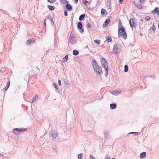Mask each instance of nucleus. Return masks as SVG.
I'll return each instance as SVG.
<instances>
[{"label":"nucleus","mask_w":159,"mask_h":159,"mask_svg":"<svg viewBox=\"0 0 159 159\" xmlns=\"http://www.w3.org/2000/svg\"><path fill=\"white\" fill-rule=\"evenodd\" d=\"M121 36L125 39H127V35L125 28L122 26V23L120 20L119 22L118 37H120Z\"/></svg>","instance_id":"nucleus-1"},{"label":"nucleus","mask_w":159,"mask_h":159,"mask_svg":"<svg viewBox=\"0 0 159 159\" xmlns=\"http://www.w3.org/2000/svg\"><path fill=\"white\" fill-rule=\"evenodd\" d=\"M91 64L94 71L98 75L101 74L102 72V68L98 65L96 61L95 60H93Z\"/></svg>","instance_id":"nucleus-2"},{"label":"nucleus","mask_w":159,"mask_h":159,"mask_svg":"<svg viewBox=\"0 0 159 159\" xmlns=\"http://www.w3.org/2000/svg\"><path fill=\"white\" fill-rule=\"evenodd\" d=\"M27 129L24 128H16L13 129V132L16 135H18L20 133L25 131L27 130Z\"/></svg>","instance_id":"nucleus-3"},{"label":"nucleus","mask_w":159,"mask_h":159,"mask_svg":"<svg viewBox=\"0 0 159 159\" xmlns=\"http://www.w3.org/2000/svg\"><path fill=\"white\" fill-rule=\"evenodd\" d=\"M49 136L52 139H54L57 137V132L54 129H52L49 133Z\"/></svg>","instance_id":"nucleus-4"},{"label":"nucleus","mask_w":159,"mask_h":159,"mask_svg":"<svg viewBox=\"0 0 159 159\" xmlns=\"http://www.w3.org/2000/svg\"><path fill=\"white\" fill-rule=\"evenodd\" d=\"M77 28L81 33L84 32V29L82 22H79L77 24Z\"/></svg>","instance_id":"nucleus-5"},{"label":"nucleus","mask_w":159,"mask_h":159,"mask_svg":"<svg viewBox=\"0 0 159 159\" xmlns=\"http://www.w3.org/2000/svg\"><path fill=\"white\" fill-rule=\"evenodd\" d=\"M101 62L102 66L104 68H106L107 67H108L107 61L105 58H102L101 60Z\"/></svg>","instance_id":"nucleus-6"},{"label":"nucleus","mask_w":159,"mask_h":159,"mask_svg":"<svg viewBox=\"0 0 159 159\" xmlns=\"http://www.w3.org/2000/svg\"><path fill=\"white\" fill-rule=\"evenodd\" d=\"M129 24L131 27L136 28L137 24L135 21L134 19L132 18L130 19L129 20Z\"/></svg>","instance_id":"nucleus-7"},{"label":"nucleus","mask_w":159,"mask_h":159,"mask_svg":"<svg viewBox=\"0 0 159 159\" xmlns=\"http://www.w3.org/2000/svg\"><path fill=\"white\" fill-rule=\"evenodd\" d=\"M113 51L114 52L116 53H119L117 44H116L114 45Z\"/></svg>","instance_id":"nucleus-8"},{"label":"nucleus","mask_w":159,"mask_h":159,"mask_svg":"<svg viewBox=\"0 0 159 159\" xmlns=\"http://www.w3.org/2000/svg\"><path fill=\"white\" fill-rule=\"evenodd\" d=\"M110 22V20L108 18L106 20L104 23L103 25V27L104 28H105L107 25H108L109 23Z\"/></svg>","instance_id":"nucleus-9"},{"label":"nucleus","mask_w":159,"mask_h":159,"mask_svg":"<svg viewBox=\"0 0 159 159\" xmlns=\"http://www.w3.org/2000/svg\"><path fill=\"white\" fill-rule=\"evenodd\" d=\"M69 40L70 43L71 44H73L74 43H76V41H75L74 37L71 36V34L70 35Z\"/></svg>","instance_id":"nucleus-10"},{"label":"nucleus","mask_w":159,"mask_h":159,"mask_svg":"<svg viewBox=\"0 0 159 159\" xmlns=\"http://www.w3.org/2000/svg\"><path fill=\"white\" fill-rule=\"evenodd\" d=\"M152 13H155L156 14L159 15V7H155L154 9L152 11Z\"/></svg>","instance_id":"nucleus-11"},{"label":"nucleus","mask_w":159,"mask_h":159,"mask_svg":"<svg viewBox=\"0 0 159 159\" xmlns=\"http://www.w3.org/2000/svg\"><path fill=\"white\" fill-rule=\"evenodd\" d=\"M117 107L116 104V103H111L110 104V107L111 109H114Z\"/></svg>","instance_id":"nucleus-12"},{"label":"nucleus","mask_w":159,"mask_h":159,"mask_svg":"<svg viewBox=\"0 0 159 159\" xmlns=\"http://www.w3.org/2000/svg\"><path fill=\"white\" fill-rule=\"evenodd\" d=\"M146 153L145 152H143L141 153L140 155V157L141 159L145 158L146 156Z\"/></svg>","instance_id":"nucleus-13"},{"label":"nucleus","mask_w":159,"mask_h":159,"mask_svg":"<svg viewBox=\"0 0 159 159\" xmlns=\"http://www.w3.org/2000/svg\"><path fill=\"white\" fill-rule=\"evenodd\" d=\"M66 8L68 11H70L72 9V6L69 4L66 5Z\"/></svg>","instance_id":"nucleus-14"},{"label":"nucleus","mask_w":159,"mask_h":159,"mask_svg":"<svg viewBox=\"0 0 159 159\" xmlns=\"http://www.w3.org/2000/svg\"><path fill=\"white\" fill-rule=\"evenodd\" d=\"M38 96L36 94L33 97V100L31 103H34V102H36L37 100L38 99Z\"/></svg>","instance_id":"nucleus-15"},{"label":"nucleus","mask_w":159,"mask_h":159,"mask_svg":"<svg viewBox=\"0 0 159 159\" xmlns=\"http://www.w3.org/2000/svg\"><path fill=\"white\" fill-rule=\"evenodd\" d=\"M101 12L102 15H106L107 14V12L104 9H102Z\"/></svg>","instance_id":"nucleus-16"},{"label":"nucleus","mask_w":159,"mask_h":159,"mask_svg":"<svg viewBox=\"0 0 159 159\" xmlns=\"http://www.w3.org/2000/svg\"><path fill=\"white\" fill-rule=\"evenodd\" d=\"M85 15L84 14L81 15L79 17V20L81 21L83 20V19L85 18Z\"/></svg>","instance_id":"nucleus-17"},{"label":"nucleus","mask_w":159,"mask_h":159,"mask_svg":"<svg viewBox=\"0 0 159 159\" xmlns=\"http://www.w3.org/2000/svg\"><path fill=\"white\" fill-rule=\"evenodd\" d=\"M48 9L51 11H52L54 10L55 9V7L54 6H51L50 5L48 6Z\"/></svg>","instance_id":"nucleus-18"},{"label":"nucleus","mask_w":159,"mask_h":159,"mask_svg":"<svg viewBox=\"0 0 159 159\" xmlns=\"http://www.w3.org/2000/svg\"><path fill=\"white\" fill-rule=\"evenodd\" d=\"M79 54V51L77 50H74L73 51V54L74 56L78 55Z\"/></svg>","instance_id":"nucleus-19"},{"label":"nucleus","mask_w":159,"mask_h":159,"mask_svg":"<svg viewBox=\"0 0 159 159\" xmlns=\"http://www.w3.org/2000/svg\"><path fill=\"white\" fill-rule=\"evenodd\" d=\"M33 41H35V40H34L33 41H32L30 39H29L26 41L27 44L29 45H31Z\"/></svg>","instance_id":"nucleus-20"},{"label":"nucleus","mask_w":159,"mask_h":159,"mask_svg":"<svg viewBox=\"0 0 159 159\" xmlns=\"http://www.w3.org/2000/svg\"><path fill=\"white\" fill-rule=\"evenodd\" d=\"M10 81H9L8 82L7 84L4 89L6 91L7 90V89H8V88L10 86Z\"/></svg>","instance_id":"nucleus-21"},{"label":"nucleus","mask_w":159,"mask_h":159,"mask_svg":"<svg viewBox=\"0 0 159 159\" xmlns=\"http://www.w3.org/2000/svg\"><path fill=\"white\" fill-rule=\"evenodd\" d=\"M106 38V41L108 42H110L112 41V39L110 37L107 36Z\"/></svg>","instance_id":"nucleus-22"},{"label":"nucleus","mask_w":159,"mask_h":159,"mask_svg":"<svg viewBox=\"0 0 159 159\" xmlns=\"http://www.w3.org/2000/svg\"><path fill=\"white\" fill-rule=\"evenodd\" d=\"M135 5L138 9H141L142 8V5L139 3L135 4Z\"/></svg>","instance_id":"nucleus-23"},{"label":"nucleus","mask_w":159,"mask_h":159,"mask_svg":"<svg viewBox=\"0 0 159 159\" xmlns=\"http://www.w3.org/2000/svg\"><path fill=\"white\" fill-rule=\"evenodd\" d=\"M104 134L105 136V139H107L108 138V134L106 131L104 130L103 131Z\"/></svg>","instance_id":"nucleus-24"},{"label":"nucleus","mask_w":159,"mask_h":159,"mask_svg":"<svg viewBox=\"0 0 159 159\" xmlns=\"http://www.w3.org/2000/svg\"><path fill=\"white\" fill-rule=\"evenodd\" d=\"M105 71H106L105 73V76L106 77H107L108 75V67H107L106 68H104Z\"/></svg>","instance_id":"nucleus-25"},{"label":"nucleus","mask_w":159,"mask_h":159,"mask_svg":"<svg viewBox=\"0 0 159 159\" xmlns=\"http://www.w3.org/2000/svg\"><path fill=\"white\" fill-rule=\"evenodd\" d=\"M128 66L127 65H126L124 66V71L125 72H128Z\"/></svg>","instance_id":"nucleus-26"},{"label":"nucleus","mask_w":159,"mask_h":159,"mask_svg":"<svg viewBox=\"0 0 159 159\" xmlns=\"http://www.w3.org/2000/svg\"><path fill=\"white\" fill-rule=\"evenodd\" d=\"M150 28V30L152 29V30H153L154 31V32H155V30L156 29V28L154 24L152 25V27Z\"/></svg>","instance_id":"nucleus-27"},{"label":"nucleus","mask_w":159,"mask_h":159,"mask_svg":"<svg viewBox=\"0 0 159 159\" xmlns=\"http://www.w3.org/2000/svg\"><path fill=\"white\" fill-rule=\"evenodd\" d=\"M68 55H66L63 58V60L64 61H66L68 60Z\"/></svg>","instance_id":"nucleus-28"},{"label":"nucleus","mask_w":159,"mask_h":159,"mask_svg":"<svg viewBox=\"0 0 159 159\" xmlns=\"http://www.w3.org/2000/svg\"><path fill=\"white\" fill-rule=\"evenodd\" d=\"M111 93L112 94L115 95H117L119 94L118 92L116 91H112Z\"/></svg>","instance_id":"nucleus-29"},{"label":"nucleus","mask_w":159,"mask_h":159,"mask_svg":"<svg viewBox=\"0 0 159 159\" xmlns=\"http://www.w3.org/2000/svg\"><path fill=\"white\" fill-rule=\"evenodd\" d=\"M77 157L78 159H82L83 157V154L82 153L79 154L78 155Z\"/></svg>","instance_id":"nucleus-30"},{"label":"nucleus","mask_w":159,"mask_h":159,"mask_svg":"<svg viewBox=\"0 0 159 159\" xmlns=\"http://www.w3.org/2000/svg\"><path fill=\"white\" fill-rule=\"evenodd\" d=\"M108 4L107 5V6L108 9H110V10L111 9V2H109V3H107Z\"/></svg>","instance_id":"nucleus-31"},{"label":"nucleus","mask_w":159,"mask_h":159,"mask_svg":"<svg viewBox=\"0 0 159 159\" xmlns=\"http://www.w3.org/2000/svg\"><path fill=\"white\" fill-rule=\"evenodd\" d=\"M94 42L97 44H99L100 43V41L98 39H95L94 40Z\"/></svg>","instance_id":"nucleus-32"},{"label":"nucleus","mask_w":159,"mask_h":159,"mask_svg":"<svg viewBox=\"0 0 159 159\" xmlns=\"http://www.w3.org/2000/svg\"><path fill=\"white\" fill-rule=\"evenodd\" d=\"M64 83L65 85V86H66V87H67L68 86V85H69V83L68 82H67L66 80H64Z\"/></svg>","instance_id":"nucleus-33"},{"label":"nucleus","mask_w":159,"mask_h":159,"mask_svg":"<svg viewBox=\"0 0 159 159\" xmlns=\"http://www.w3.org/2000/svg\"><path fill=\"white\" fill-rule=\"evenodd\" d=\"M145 20H146L147 21H148V20H150L151 18L149 16H147L145 17Z\"/></svg>","instance_id":"nucleus-34"},{"label":"nucleus","mask_w":159,"mask_h":159,"mask_svg":"<svg viewBox=\"0 0 159 159\" xmlns=\"http://www.w3.org/2000/svg\"><path fill=\"white\" fill-rule=\"evenodd\" d=\"M53 84L54 87H55V88L56 89H58V86L57 84L56 83H54Z\"/></svg>","instance_id":"nucleus-35"},{"label":"nucleus","mask_w":159,"mask_h":159,"mask_svg":"<svg viewBox=\"0 0 159 159\" xmlns=\"http://www.w3.org/2000/svg\"><path fill=\"white\" fill-rule=\"evenodd\" d=\"M55 1L56 0H47L48 2L50 3H54Z\"/></svg>","instance_id":"nucleus-36"},{"label":"nucleus","mask_w":159,"mask_h":159,"mask_svg":"<svg viewBox=\"0 0 159 159\" xmlns=\"http://www.w3.org/2000/svg\"><path fill=\"white\" fill-rule=\"evenodd\" d=\"M46 19H45L44 20V21L43 22V26L44 27V29H46Z\"/></svg>","instance_id":"nucleus-37"},{"label":"nucleus","mask_w":159,"mask_h":159,"mask_svg":"<svg viewBox=\"0 0 159 159\" xmlns=\"http://www.w3.org/2000/svg\"><path fill=\"white\" fill-rule=\"evenodd\" d=\"M50 20L51 21V24L52 26H54V21H53V18H52V19H51Z\"/></svg>","instance_id":"nucleus-38"},{"label":"nucleus","mask_w":159,"mask_h":159,"mask_svg":"<svg viewBox=\"0 0 159 159\" xmlns=\"http://www.w3.org/2000/svg\"><path fill=\"white\" fill-rule=\"evenodd\" d=\"M129 134H135L136 135H137L139 134V133L138 132H131L129 133Z\"/></svg>","instance_id":"nucleus-39"},{"label":"nucleus","mask_w":159,"mask_h":159,"mask_svg":"<svg viewBox=\"0 0 159 159\" xmlns=\"http://www.w3.org/2000/svg\"><path fill=\"white\" fill-rule=\"evenodd\" d=\"M64 15L65 16H66L68 15V12H67V10H65L64 11Z\"/></svg>","instance_id":"nucleus-40"},{"label":"nucleus","mask_w":159,"mask_h":159,"mask_svg":"<svg viewBox=\"0 0 159 159\" xmlns=\"http://www.w3.org/2000/svg\"><path fill=\"white\" fill-rule=\"evenodd\" d=\"M87 26L89 28H90L91 27V25L89 23H87Z\"/></svg>","instance_id":"nucleus-41"},{"label":"nucleus","mask_w":159,"mask_h":159,"mask_svg":"<svg viewBox=\"0 0 159 159\" xmlns=\"http://www.w3.org/2000/svg\"><path fill=\"white\" fill-rule=\"evenodd\" d=\"M89 159H95V158L92 156L90 155L89 156Z\"/></svg>","instance_id":"nucleus-42"},{"label":"nucleus","mask_w":159,"mask_h":159,"mask_svg":"<svg viewBox=\"0 0 159 159\" xmlns=\"http://www.w3.org/2000/svg\"><path fill=\"white\" fill-rule=\"evenodd\" d=\"M140 3L141 4H143L144 2V0H139Z\"/></svg>","instance_id":"nucleus-43"},{"label":"nucleus","mask_w":159,"mask_h":159,"mask_svg":"<svg viewBox=\"0 0 159 159\" xmlns=\"http://www.w3.org/2000/svg\"><path fill=\"white\" fill-rule=\"evenodd\" d=\"M88 1L85 0L84 1V5H86V4L88 3Z\"/></svg>","instance_id":"nucleus-44"},{"label":"nucleus","mask_w":159,"mask_h":159,"mask_svg":"<svg viewBox=\"0 0 159 159\" xmlns=\"http://www.w3.org/2000/svg\"><path fill=\"white\" fill-rule=\"evenodd\" d=\"M58 84L59 85H61V81L60 80H58Z\"/></svg>","instance_id":"nucleus-45"},{"label":"nucleus","mask_w":159,"mask_h":159,"mask_svg":"<svg viewBox=\"0 0 159 159\" xmlns=\"http://www.w3.org/2000/svg\"><path fill=\"white\" fill-rule=\"evenodd\" d=\"M152 29L150 30V28H149V30H148V33L152 34Z\"/></svg>","instance_id":"nucleus-46"},{"label":"nucleus","mask_w":159,"mask_h":159,"mask_svg":"<svg viewBox=\"0 0 159 159\" xmlns=\"http://www.w3.org/2000/svg\"><path fill=\"white\" fill-rule=\"evenodd\" d=\"M57 41H56V39H55V41H54V45L55 46H57Z\"/></svg>","instance_id":"nucleus-47"},{"label":"nucleus","mask_w":159,"mask_h":159,"mask_svg":"<svg viewBox=\"0 0 159 159\" xmlns=\"http://www.w3.org/2000/svg\"><path fill=\"white\" fill-rule=\"evenodd\" d=\"M123 2V0H119V3L121 4H122Z\"/></svg>","instance_id":"nucleus-48"},{"label":"nucleus","mask_w":159,"mask_h":159,"mask_svg":"<svg viewBox=\"0 0 159 159\" xmlns=\"http://www.w3.org/2000/svg\"><path fill=\"white\" fill-rule=\"evenodd\" d=\"M52 18V17L51 16H48V19H49L50 20Z\"/></svg>","instance_id":"nucleus-49"},{"label":"nucleus","mask_w":159,"mask_h":159,"mask_svg":"<svg viewBox=\"0 0 159 159\" xmlns=\"http://www.w3.org/2000/svg\"><path fill=\"white\" fill-rule=\"evenodd\" d=\"M66 1L65 2H62L63 4H64V3H66L67 4H69L68 3H69V1H67L66 0H65Z\"/></svg>","instance_id":"nucleus-50"},{"label":"nucleus","mask_w":159,"mask_h":159,"mask_svg":"<svg viewBox=\"0 0 159 159\" xmlns=\"http://www.w3.org/2000/svg\"><path fill=\"white\" fill-rule=\"evenodd\" d=\"M105 159H110V158L108 156H107L106 157Z\"/></svg>","instance_id":"nucleus-51"},{"label":"nucleus","mask_w":159,"mask_h":159,"mask_svg":"<svg viewBox=\"0 0 159 159\" xmlns=\"http://www.w3.org/2000/svg\"><path fill=\"white\" fill-rule=\"evenodd\" d=\"M87 8L89 10H91V7H87Z\"/></svg>","instance_id":"nucleus-52"},{"label":"nucleus","mask_w":159,"mask_h":159,"mask_svg":"<svg viewBox=\"0 0 159 159\" xmlns=\"http://www.w3.org/2000/svg\"><path fill=\"white\" fill-rule=\"evenodd\" d=\"M78 0H75V4H76L78 3Z\"/></svg>","instance_id":"nucleus-53"},{"label":"nucleus","mask_w":159,"mask_h":159,"mask_svg":"<svg viewBox=\"0 0 159 159\" xmlns=\"http://www.w3.org/2000/svg\"><path fill=\"white\" fill-rule=\"evenodd\" d=\"M109 2H111V0H107V2L109 3Z\"/></svg>","instance_id":"nucleus-54"},{"label":"nucleus","mask_w":159,"mask_h":159,"mask_svg":"<svg viewBox=\"0 0 159 159\" xmlns=\"http://www.w3.org/2000/svg\"><path fill=\"white\" fill-rule=\"evenodd\" d=\"M88 48V45H87L86 47H85V48Z\"/></svg>","instance_id":"nucleus-55"},{"label":"nucleus","mask_w":159,"mask_h":159,"mask_svg":"<svg viewBox=\"0 0 159 159\" xmlns=\"http://www.w3.org/2000/svg\"><path fill=\"white\" fill-rule=\"evenodd\" d=\"M143 35V34L142 33H141L140 34V35L141 36H142V35Z\"/></svg>","instance_id":"nucleus-56"},{"label":"nucleus","mask_w":159,"mask_h":159,"mask_svg":"<svg viewBox=\"0 0 159 159\" xmlns=\"http://www.w3.org/2000/svg\"><path fill=\"white\" fill-rule=\"evenodd\" d=\"M70 34H71V36H72L74 37V34H72L71 33Z\"/></svg>","instance_id":"nucleus-57"},{"label":"nucleus","mask_w":159,"mask_h":159,"mask_svg":"<svg viewBox=\"0 0 159 159\" xmlns=\"http://www.w3.org/2000/svg\"><path fill=\"white\" fill-rule=\"evenodd\" d=\"M140 20L142 21H143V20L142 19H140Z\"/></svg>","instance_id":"nucleus-58"},{"label":"nucleus","mask_w":159,"mask_h":159,"mask_svg":"<svg viewBox=\"0 0 159 159\" xmlns=\"http://www.w3.org/2000/svg\"><path fill=\"white\" fill-rule=\"evenodd\" d=\"M158 29H159V23L158 24Z\"/></svg>","instance_id":"nucleus-59"},{"label":"nucleus","mask_w":159,"mask_h":159,"mask_svg":"<svg viewBox=\"0 0 159 159\" xmlns=\"http://www.w3.org/2000/svg\"><path fill=\"white\" fill-rule=\"evenodd\" d=\"M133 3L135 4H137V3H135L134 1L133 2Z\"/></svg>","instance_id":"nucleus-60"},{"label":"nucleus","mask_w":159,"mask_h":159,"mask_svg":"<svg viewBox=\"0 0 159 159\" xmlns=\"http://www.w3.org/2000/svg\"><path fill=\"white\" fill-rule=\"evenodd\" d=\"M99 1H98V2H97V4H98L99 3Z\"/></svg>","instance_id":"nucleus-61"},{"label":"nucleus","mask_w":159,"mask_h":159,"mask_svg":"<svg viewBox=\"0 0 159 159\" xmlns=\"http://www.w3.org/2000/svg\"><path fill=\"white\" fill-rule=\"evenodd\" d=\"M36 68L38 69L39 70V68L38 67H36Z\"/></svg>","instance_id":"nucleus-62"},{"label":"nucleus","mask_w":159,"mask_h":159,"mask_svg":"<svg viewBox=\"0 0 159 159\" xmlns=\"http://www.w3.org/2000/svg\"><path fill=\"white\" fill-rule=\"evenodd\" d=\"M112 159H115L114 158H112Z\"/></svg>","instance_id":"nucleus-63"}]
</instances>
